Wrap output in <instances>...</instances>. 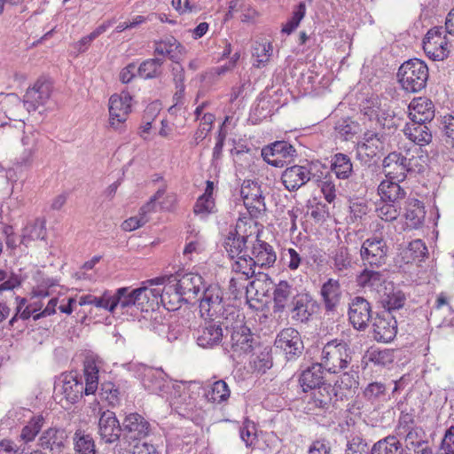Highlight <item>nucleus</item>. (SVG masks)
I'll return each instance as SVG.
<instances>
[{
  "instance_id": "obj_62",
  "label": "nucleus",
  "mask_w": 454,
  "mask_h": 454,
  "mask_svg": "<svg viewBox=\"0 0 454 454\" xmlns=\"http://www.w3.org/2000/svg\"><path fill=\"white\" fill-rule=\"evenodd\" d=\"M331 391H333V389L330 385H324L317 388V390L314 392V399L316 404L320 408L328 407L332 400L330 393Z\"/></svg>"
},
{
  "instance_id": "obj_57",
  "label": "nucleus",
  "mask_w": 454,
  "mask_h": 454,
  "mask_svg": "<svg viewBox=\"0 0 454 454\" xmlns=\"http://www.w3.org/2000/svg\"><path fill=\"white\" fill-rule=\"evenodd\" d=\"M110 25H111V23L107 22V23H104V24L98 26L90 35H88L82 37L81 40H79L74 44V49H76L78 52L85 51L88 49L90 43L94 39H96L98 36H99L101 34H103Z\"/></svg>"
},
{
  "instance_id": "obj_7",
  "label": "nucleus",
  "mask_w": 454,
  "mask_h": 454,
  "mask_svg": "<svg viewBox=\"0 0 454 454\" xmlns=\"http://www.w3.org/2000/svg\"><path fill=\"white\" fill-rule=\"evenodd\" d=\"M442 27H433L423 40V50L428 58L440 61L448 58L452 44L449 42Z\"/></svg>"
},
{
  "instance_id": "obj_55",
  "label": "nucleus",
  "mask_w": 454,
  "mask_h": 454,
  "mask_svg": "<svg viewBox=\"0 0 454 454\" xmlns=\"http://www.w3.org/2000/svg\"><path fill=\"white\" fill-rule=\"evenodd\" d=\"M215 121V115L210 113H206L200 119V126L195 131L193 139L195 145H199L204 140L208 133L211 131L213 123Z\"/></svg>"
},
{
  "instance_id": "obj_36",
  "label": "nucleus",
  "mask_w": 454,
  "mask_h": 454,
  "mask_svg": "<svg viewBox=\"0 0 454 454\" xmlns=\"http://www.w3.org/2000/svg\"><path fill=\"white\" fill-rule=\"evenodd\" d=\"M23 105L17 94H0V110L9 120L21 121L23 116Z\"/></svg>"
},
{
  "instance_id": "obj_23",
  "label": "nucleus",
  "mask_w": 454,
  "mask_h": 454,
  "mask_svg": "<svg viewBox=\"0 0 454 454\" xmlns=\"http://www.w3.org/2000/svg\"><path fill=\"white\" fill-rule=\"evenodd\" d=\"M173 409L182 417L192 418L196 408L195 399L185 387L176 386L170 401Z\"/></svg>"
},
{
  "instance_id": "obj_15",
  "label": "nucleus",
  "mask_w": 454,
  "mask_h": 454,
  "mask_svg": "<svg viewBox=\"0 0 454 454\" xmlns=\"http://www.w3.org/2000/svg\"><path fill=\"white\" fill-rule=\"evenodd\" d=\"M51 94V85L46 81L37 80L35 84L26 91L23 106L27 111H35L40 106H43Z\"/></svg>"
},
{
  "instance_id": "obj_58",
  "label": "nucleus",
  "mask_w": 454,
  "mask_h": 454,
  "mask_svg": "<svg viewBox=\"0 0 454 454\" xmlns=\"http://www.w3.org/2000/svg\"><path fill=\"white\" fill-rule=\"evenodd\" d=\"M109 301L110 293L106 291L100 297H96L93 295L82 296L79 300V305L83 306L87 304H91L96 306L97 308H102L109 311Z\"/></svg>"
},
{
  "instance_id": "obj_35",
  "label": "nucleus",
  "mask_w": 454,
  "mask_h": 454,
  "mask_svg": "<svg viewBox=\"0 0 454 454\" xmlns=\"http://www.w3.org/2000/svg\"><path fill=\"white\" fill-rule=\"evenodd\" d=\"M132 306L137 308V300L134 289L121 287L114 294H110L109 312L114 313L117 308L124 310Z\"/></svg>"
},
{
  "instance_id": "obj_48",
  "label": "nucleus",
  "mask_w": 454,
  "mask_h": 454,
  "mask_svg": "<svg viewBox=\"0 0 454 454\" xmlns=\"http://www.w3.org/2000/svg\"><path fill=\"white\" fill-rule=\"evenodd\" d=\"M46 237L45 221L37 218L28 223L22 232V242L27 244L30 240L44 239Z\"/></svg>"
},
{
  "instance_id": "obj_37",
  "label": "nucleus",
  "mask_w": 454,
  "mask_h": 454,
  "mask_svg": "<svg viewBox=\"0 0 454 454\" xmlns=\"http://www.w3.org/2000/svg\"><path fill=\"white\" fill-rule=\"evenodd\" d=\"M400 182L393 179L383 180L378 186L380 200L401 204L406 196V192L400 186Z\"/></svg>"
},
{
  "instance_id": "obj_25",
  "label": "nucleus",
  "mask_w": 454,
  "mask_h": 454,
  "mask_svg": "<svg viewBox=\"0 0 454 454\" xmlns=\"http://www.w3.org/2000/svg\"><path fill=\"white\" fill-rule=\"evenodd\" d=\"M176 282L179 286V291L184 296V301L190 302L196 299L201 287L203 286V278L197 273L189 272L184 274L181 278L176 277Z\"/></svg>"
},
{
  "instance_id": "obj_3",
  "label": "nucleus",
  "mask_w": 454,
  "mask_h": 454,
  "mask_svg": "<svg viewBox=\"0 0 454 454\" xmlns=\"http://www.w3.org/2000/svg\"><path fill=\"white\" fill-rule=\"evenodd\" d=\"M200 313L205 319L217 320V322L227 321L230 308L223 301V291L218 285H210L203 291L200 301Z\"/></svg>"
},
{
  "instance_id": "obj_54",
  "label": "nucleus",
  "mask_w": 454,
  "mask_h": 454,
  "mask_svg": "<svg viewBox=\"0 0 454 454\" xmlns=\"http://www.w3.org/2000/svg\"><path fill=\"white\" fill-rule=\"evenodd\" d=\"M240 12L241 20L243 22H249L257 16V12L253 9L246 0H232L230 2L229 12Z\"/></svg>"
},
{
  "instance_id": "obj_12",
  "label": "nucleus",
  "mask_w": 454,
  "mask_h": 454,
  "mask_svg": "<svg viewBox=\"0 0 454 454\" xmlns=\"http://www.w3.org/2000/svg\"><path fill=\"white\" fill-rule=\"evenodd\" d=\"M240 192L244 205L252 215L257 216L258 214L266 210L261 186L256 182L244 181Z\"/></svg>"
},
{
  "instance_id": "obj_59",
  "label": "nucleus",
  "mask_w": 454,
  "mask_h": 454,
  "mask_svg": "<svg viewBox=\"0 0 454 454\" xmlns=\"http://www.w3.org/2000/svg\"><path fill=\"white\" fill-rule=\"evenodd\" d=\"M386 386L381 382H372L364 390V397L370 402H375L385 395Z\"/></svg>"
},
{
  "instance_id": "obj_8",
  "label": "nucleus",
  "mask_w": 454,
  "mask_h": 454,
  "mask_svg": "<svg viewBox=\"0 0 454 454\" xmlns=\"http://www.w3.org/2000/svg\"><path fill=\"white\" fill-rule=\"evenodd\" d=\"M388 254V247L384 239L372 237L365 239L360 249V256L365 266L380 268L386 264Z\"/></svg>"
},
{
  "instance_id": "obj_1",
  "label": "nucleus",
  "mask_w": 454,
  "mask_h": 454,
  "mask_svg": "<svg viewBox=\"0 0 454 454\" xmlns=\"http://www.w3.org/2000/svg\"><path fill=\"white\" fill-rule=\"evenodd\" d=\"M228 316L223 325L226 331L231 330L229 352L236 358L251 355L255 342L250 329L243 323L242 315L236 308H230Z\"/></svg>"
},
{
  "instance_id": "obj_43",
  "label": "nucleus",
  "mask_w": 454,
  "mask_h": 454,
  "mask_svg": "<svg viewBox=\"0 0 454 454\" xmlns=\"http://www.w3.org/2000/svg\"><path fill=\"white\" fill-rule=\"evenodd\" d=\"M385 139L384 136L377 133H365L364 142L358 145V151L369 157H374L385 149Z\"/></svg>"
},
{
  "instance_id": "obj_38",
  "label": "nucleus",
  "mask_w": 454,
  "mask_h": 454,
  "mask_svg": "<svg viewBox=\"0 0 454 454\" xmlns=\"http://www.w3.org/2000/svg\"><path fill=\"white\" fill-rule=\"evenodd\" d=\"M323 368L324 366L320 363H316L301 372L299 381L304 392L323 386Z\"/></svg>"
},
{
  "instance_id": "obj_46",
  "label": "nucleus",
  "mask_w": 454,
  "mask_h": 454,
  "mask_svg": "<svg viewBox=\"0 0 454 454\" xmlns=\"http://www.w3.org/2000/svg\"><path fill=\"white\" fill-rule=\"evenodd\" d=\"M331 169L339 179H347L353 171V164L350 158L344 153H336L331 160Z\"/></svg>"
},
{
  "instance_id": "obj_21",
  "label": "nucleus",
  "mask_w": 454,
  "mask_h": 454,
  "mask_svg": "<svg viewBox=\"0 0 454 454\" xmlns=\"http://www.w3.org/2000/svg\"><path fill=\"white\" fill-rule=\"evenodd\" d=\"M121 430L114 412L106 411L101 413L98 420V434L103 441L106 443H113L118 441Z\"/></svg>"
},
{
  "instance_id": "obj_64",
  "label": "nucleus",
  "mask_w": 454,
  "mask_h": 454,
  "mask_svg": "<svg viewBox=\"0 0 454 454\" xmlns=\"http://www.w3.org/2000/svg\"><path fill=\"white\" fill-rule=\"evenodd\" d=\"M346 454H369V448L366 442L356 437L348 442Z\"/></svg>"
},
{
  "instance_id": "obj_44",
  "label": "nucleus",
  "mask_w": 454,
  "mask_h": 454,
  "mask_svg": "<svg viewBox=\"0 0 454 454\" xmlns=\"http://www.w3.org/2000/svg\"><path fill=\"white\" fill-rule=\"evenodd\" d=\"M231 263V270L242 279H249L255 274V264L248 254L236 255Z\"/></svg>"
},
{
  "instance_id": "obj_63",
  "label": "nucleus",
  "mask_w": 454,
  "mask_h": 454,
  "mask_svg": "<svg viewBox=\"0 0 454 454\" xmlns=\"http://www.w3.org/2000/svg\"><path fill=\"white\" fill-rule=\"evenodd\" d=\"M100 395L111 405H115L119 402V390L112 382H106L101 385Z\"/></svg>"
},
{
  "instance_id": "obj_53",
  "label": "nucleus",
  "mask_w": 454,
  "mask_h": 454,
  "mask_svg": "<svg viewBox=\"0 0 454 454\" xmlns=\"http://www.w3.org/2000/svg\"><path fill=\"white\" fill-rule=\"evenodd\" d=\"M25 301L26 300L25 299H21L20 300V304L18 305L17 307V312L16 314L14 315V317H12V318L9 321V325L11 326H13L14 325V322L17 320L18 318V316L23 319V320H27L31 316H35V314H38L37 311H39L43 306L42 302L40 301H32L30 302L28 305H27L25 307V309H22V306L25 304Z\"/></svg>"
},
{
  "instance_id": "obj_47",
  "label": "nucleus",
  "mask_w": 454,
  "mask_h": 454,
  "mask_svg": "<svg viewBox=\"0 0 454 454\" xmlns=\"http://www.w3.org/2000/svg\"><path fill=\"white\" fill-rule=\"evenodd\" d=\"M371 454H403L401 442L395 436H387L373 444Z\"/></svg>"
},
{
  "instance_id": "obj_52",
  "label": "nucleus",
  "mask_w": 454,
  "mask_h": 454,
  "mask_svg": "<svg viewBox=\"0 0 454 454\" xmlns=\"http://www.w3.org/2000/svg\"><path fill=\"white\" fill-rule=\"evenodd\" d=\"M76 454H96L95 442L90 434L77 431L74 436Z\"/></svg>"
},
{
  "instance_id": "obj_4",
  "label": "nucleus",
  "mask_w": 454,
  "mask_h": 454,
  "mask_svg": "<svg viewBox=\"0 0 454 454\" xmlns=\"http://www.w3.org/2000/svg\"><path fill=\"white\" fill-rule=\"evenodd\" d=\"M398 82L407 92H419L426 87L428 79L427 66L419 59L405 61L398 69Z\"/></svg>"
},
{
  "instance_id": "obj_9",
  "label": "nucleus",
  "mask_w": 454,
  "mask_h": 454,
  "mask_svg": "<svg viewBox=\"0 0 454 454\" xmlns=\"http://www.w3.org/2000/svg\"><path fill=\"white\" fill-rule=\"evenodd\" d=\"M295 148L286 141H276L262 150L263 160L276 168H283L296 157Z\"/></svg>"
},
{
  "instance_id": "obj_60",
  "label": "nucleus",
  "mask_w": 454,
  "mask_h": 454,
  "mask_svg": "<svg viewBox=\"0 0 454 454\" xmlns=\"http://www.w3.org/2000/svg\"><path fill=\"white\" fill-rule=\"evenodd\" d=\"M284 264L290 270H296L302 262V257L294 248H287L282 254Z\"/></svg>"
},
{
  "instance_id": "obj_19",
  "label": "nucleus",
  "mask_w": 454,
  "mask_h": 454,
  "mask_svg": "<svg viewBox=\"0 0 454 454\" xmlns=\"http://www.w3.org/2000/svg\"><path fill=\"white\" fill-rule=\"evenodd\" d=\"M123 432L128 441H140L149 434V422L138 413L126 416L122 423Z\"/></svg>"
},
{
  "instance_id": "obj_16",
  "label": "nucleus",
  "mask_w": 454,
  "mask_h": 454,
  "mask_svg": "<svg viewBox=\"0 0 454 454\" xmlns=\"http://www.w3.org/2000/svg\"><path fill=\"white\" fill-rule=\"evenodd\" d=\"M57 392L63 395V399L69 404L77 403L84 394V386L75 374H63L61 383L56 387Z\"/></svg>"
},
{
  "instance_id": "obj_13",
  "label": "nucleus",
  "mask_w": 454,
  "mask_h": 454,
  "mask_svg": "<svg viewBox=\"0 0 454 454\" xmlns=\"http://www.w3.org/2000/svg\"><path fill=\"white\" fill-rule=\"evenodd\" d=\"M397 321L389 312H381L378 315L372 324L373 338L377 341L389 342L396 335Z\"/></svg>"
},
{
  "instance_id": "obj_20",
  "label": "nucleus",
  "mask_w": 454,
  "mask_h": 454,
  "mask_svg": "<svg viewBox=\"0 0 454 454\" xmlns=\"http://www.w3.org/2000/svg\"><path fill=\"white\" fill-rule=\"evenodd\" d=\"M164 278V286L160 288V304L168 310H176L180 308L181 302L184 301V296L179 291V286L176 282L175 276L162 277Z\"/></svg>"
},
{
  "instance_id": "obj_18",
  "label": "nucleus",
  "mask_w": 454,
  "mask_h": 454,
  "mask_svg": "<svg viewBox=\"0 0 454 454\" xmlns=\"http://www.w3.org/2000/svg\"><path fill=\"white\" fill-rule=\"evenodd\" d=\"M223 323L217 320L206 321L198 330L197 343L202 348L218 345L223 337Z\"/></svg>"
},
{
  "instance_id": "obj_26",
  "label": "nucleus",
  "mask_w": 454,
  "mask_h": 454,
  "mask_svg": "<svg viewBox=\"0 0 454 454\" xmlns=\"http://www.w3.org/2000/svg\"><path fill=\"white\" fill-rule=\"evenodd\" d=\"M252 260L255 266L270 267L276 262L277 255L273 247L268 243L254 238L252 243Z\"/></svg>"
},
{
  "instance_id": "obj_24",
  "label": "nucleus",
  "mask_w": 454,
  "mask_h": 454,
  "mask_svg": "<svg viewBox=\"0 0 454 454\" xmlns=\"http://www.w3.org/2000/svg\"><path fill=\"white\" fill-rule=\"evenodd\" d=\"M408 108L410 121L430 123L434 117L433 103L426 98L413 99Z\"/></svg>"
},
{
  "instance_id": "obj_28",
  "label": "nucleus",
  "mask_w": 454,
  "mask_h": 454,
  "mask_svg": "<svg viewBox=\"0 0 454 454\" xmlns=\"http://www.w3.org/2000/svg\"><path fill=\"white\" fill-rule=\"evenodd\" d=\"M65 433L57 428H48L40 436L38 445L43 450H48L50 454H59L64 446Z\"/></svg>"
},
{
  "instance_id": "obj_56",
  "label": "nucleus",
  "mask_w": 454,
  "mask_h": 454,
  "mask_svg": "<svg viewBox=\"0 0 454 454\" xmlns=\"http://www.w3.org/2000/svg\"><path fill=\"white\" fill-rule=\"evenodd\" d=\"M369 361L377 365L386 366L394 362V354L389 349H371L367 353Z\"/></svg>"
},
{
  "instance_id": "obj_50",
  "label": "nucleus",
  "mask_w": 454,
  "mask_h": 454,
  "mask_svg": "<svg viewBox=\"0 0 454 454\" xmlns=\"http://www.w3.org/2000/svg\"><path fill=\"white\" fill-rule=\"evenodd\" d=\"M163 59L160 58L149 59L142 62L137 68L138 74L144 79H153L160 76Z\"/></svg>"
},
{
  "instance_id": "obj_22",
  "label": "nucleus",
  "mask_w": 454,
  "mask_h": 454,
  "mask_svg": "<svg viewBox=\"0 0 454 454\" xmlns=\"http://www.w3.org/2000/svg\"><path fill=\"white\" fill-rule=\"evenodd\" d=\"M371 312L370 303L363 297H356L349 304V321L356 329H364L372 317Z\"/></svg>"
},
{
  "instance_id": "obj_17",
  "label": "nucleus",
  "mask_w": 454,
  "mask_h": 454,
  "mask_svg": "<svg viewBox=\"0 0 454 454\" xmlns=\"http://www.w3.org/2000/svg\"><path fill=\"white\" fill-rule=\"evenodd\" d=\"M312 177L309 166L294 165L286 168L281 180L285 188L289 192H294L305 185Z\"/></svg>"
},
{
  "instance_id": "obj_40",
  "label": "nucleus",
  "mask_w": 454,
  "mask_h": 454,
  "mask_svg": "<svg viewBox=\"0 0 454 454\" xmlns=\"http://www.w3.org/2000/svg\"><path fill=\"white\" fill-rule=\"evenodd\" d=\"M321 295L326 310H334L339 305L341 297L339 281L333 278H329L321 287Z\"/></svg>"
},
{
  "instance_id": "obj_31",
  "label": "nucleus",
  "mask_w": 454,
  "mask_h": 454,
  "mask_svg": "<svg viewBox=\"0 0 454 454\" xmlns=\"http://www.w3.org/2000/svg\"><path fill=\"white\" fill-rule=\"evenodd\" d=\"M404 435L405 448L413 454H432L425 432L420 427L409 430Z\"/></svg>"
},
{
  "instance_id": "obj_61",
  "label": "nucleus",
  "mask_w": 454,
  "mask_h": 454,
  "mask_svg": "<svg viewBox=\"0 0 454 454\" xmlns=\"http://www.w3.org/2000/svg\"><path fill=\"white\" fill-rule=\"evenodd\" d=\"M215 207L214 199H209L206 197H199L197 200L193 211L195 215H200L201 217H205L207 215L214 212Z\"/></svg>"
},
{
  "instance_id": "obj_41",
  "label": "nucleus",
  "mask_w": 454,
  "mask_h": 454,
  "mask_svg": "<svg viewBox=\"0 0 454 454\" xmlns=\"http://www.w3.org/2000/svg\"><path fill=\"white\" fill-rule=\"evenodd\" d=\"M357 283L360 286L369 287L376 290L379 294L384 290L386 281L384 274L380 270L364 269L357 277Z\"/></svg>"
},
{
  "instance_id": "obj_10",
  "label": "nucleus",
  "mask_w": 454,
  "mask_h": 454,
  "mask_svg": "<svg viewBox=\"0 0 454 454\" xmlns=\"http://www.w3.org/2000/svg\"><path fill=\"white\" fill-rule=\"evenodd\" d=\"M275 347L285 353L287 360L299 357L304 348L301 335L294 328L283 329L276 338Z\"/></svg>"
},
{
  "instance_id": "obj_34",
  "label": "nucleus",
  "mask_w": 454,
  "mask_h": 454,
  "mask_svg": "<svg viewBox=\"0 0 454 454\" xmlns=\"http://www.w3.org/2000/svg\"><path fill=\"white\" fill-rule=\"evenodd\" d=\"M311 302L312 299L309 294H296L287 309L292 314V318L301 323L308 321L311 315L309 308L312 306Z\"/></svg>"
},
{
  "instance_id": "obj_49",
  "label": "nucleus",
  "mask_w": 454,
  "mask_h": 454,
  "mask_svg": "<svg viewBox=\"0 0 454 454\" xmlns=\"http://www.w3.org/2000/svg\"><path fill=\"white\" fill-rule=\"evenodd\" d=\"M45 423V419L42 414L33 416L28 423L22 428L20 439L25 442H29L35 440L38 433Z\"/></svg>"
},
{
  "instance_id": "obj_30",
  "label": "nucleus",
  "mask_w": 454,
  "mask_h": 454,
  "mask_svg": "<svg viewBox=\"0 0 454 454\" xmlns=\"http://www.w3.org/2000/svg\"><path fill=\"white\" fill-rule=\"evenodd\" d=\"M101 361L98 357L89 356L84 361V377L85 387L84 394L86 395H93L98 387V372Z\"/></svg>"
},
{
  "instance_id": "obj_33",
  "label": "nucleus",
  "mask_w": 454,
  "mask_h": 454,
  "mask_svg": "<svg viewBox=\"0 0 454 454\" xmlns=\"http://www.w3.org/2000/svg\"><path fill=\"white\" fill-rule=\"evenodd\" d=\"M294 289L287 281H280L273 292L274 311L282 312L287 309L295 297Z\"/></svg>"
},
{
  "instance_id": "obj_45",
  "label": "nucleus",
  "mask_w": 454,
  "mask_h": 454,
  "mask_svg": "<svg viewBox=\"0 0 454 454\" xmlns=\"http://www.w3.org/2000/svg\"><path fill=\"white\" fill-rule=\"evenodd\" d=\"M331 268L339 274H346L351 268V256L348 247H340L332 253L330 256Z\"/></svg>"
},
{
  "instance_id": "obj_29",
  "label": "nucleus",
  "mask_w": 454,
  "mask_h": 454,
  "mask_svg": "<svg viewBox=\"0 0 454 454\" xmlns=\"http://www.w3.org/2000/svg\"><path fill=\"white\" fill-rule=\"evenodd\" d=\"M404 136L414 144L424 146L432 141V132L428 123L409 121L403 129Z\"/></svg>"
},
{
  "instance_id": "obj_5",
  "label": "nucleus",
  "mask_w": 454,
  "mask_h": 454,
  "mask_svg": "<svg viewBox=\"0 0 454 454\" xmlns=\"http://www.w3.org/2000/svg\"><path fill=\"white\" fill-rule=\"evenodd\" d=\"M320 359L324 369L331 373H338L350 364L351 350L346 341L335 339L323 347Z\"/></svg>"
},
{
  "instance_id": "obj_2",
  "label": "nucleus",
  "mask_w": 454,
  "mask_h": 454,
  "mask_svg": "<svg viewBox=\"0 0 454 454\" xmlns=\"http://www.w3.org/2000/svg\"><path fill=\"white\" fill-rule=\"evenodd\" d=\"M421 158L411 154L407 151L405 155L402 153L392 152L383 160V170L389 179L402 182L410 172H420L423 169Z\"/></svg>"
},
{
  "instance_id": "obj_27",
  "label": "nucleus",
  "mask_w": 454,
  "mask_h": 454,
  "mask_svg": "<svg viewBox=\"0 0 454 454\" xmlns=\"http://www.w3.org/2000/svg\"><path fill=\"white\" fill-rule=\"evenodd\" d=\"M380 294V302L385 309L384 312L392 314L393 311L403 308L405 303L406 298L404 294L401 290L395 288L391 282L384 286V290Z\"/></svg>"
},
{
  "instance_id": "obj_42",
  "label": "nucleus",
  "mask_w": 454,
  "mask_h": 454,
  "mask_svg": "<svg viewBox=\"0 0 454 454\" xmlns=\"http://www.w3.org/2000/svg\"><path fill=\"white\" fill-rule=\"evenodd\" d=\"M204 396L211 403L223 404L229 400L231 390L224 380H219L207 387Z\"/></svg>"
},
{
  "instance_id": "obj_14",
  "label": "nucleus",
  "mask_w": 454,
  "mask_h": 454,
  "mask_svg": "<svg viewBox=\"0 0 454 454\" xmlns=\"http://www.w3.org/2000/svg\"><path fill=\"white\" fill-rule=\"evenodd\" d=\"M245 224L238 223L236 228L230 231L225 241L224 247L229 256L234 259L236 255L247 254V244H252L254 237L248 234L242 233V229Z\"/></svg>"
},
{
  "instance_id": "obj_39",
  "label": "nucleus",
  "mask_w": 454,
  "mask_h": 454,
  "mask_svg": "<svg viewBox=\"0 0 454 454\" xmlns=\"http://www.w3.org/2000/svg\"><path fill=\"white\" fill-rule=\"evenodd\" d=\"M154 52L176 63L184 57V48L176 39L171 37L156 43Z\"/></svg>"
},
{
  "instance_id": "obj_32",
  "label": "nucleus",
  "mask_w": 454,
  "mask_h": 454,
  "mask_svg": "<svg viewBox=\"0 0 454 454\" xmlns=\"http://www.w3.org/2000/svg\"><path fill=\"white\" fill-rule=\"evenodd\" d=\"M426 216L424 205L417 199H408L405 206V223L410 229H419L422 226Z\"/></svg>"
},
{
  "instance_id": "obj_6",
  "label": "nucleus",
  "mask_w": 454,
  "mask_h": 454,
  "mask_svg": "<svg viewBox=\"0 0 454 454\" xmlns=\"http://www.w3.org/2000/svg\"><path fill=\"white\" fill-rule=\"evenodd\" d=\"M131 100L130 94L126 90L110 97L108 102L109 125L115 131L122 132L124 130L125 122L131 112Z\"/></svg>"
},
{
  "instance_id": "obj_51",
  "label": "nucleus",
  "mask_w": 454,
  "mask_h": 454,
  "mask_svg": "<svg viewBox=\"0 0 454 454\" xmlns=\"http://www.w3.org/2000/svg\"><path fill=\"white\" fill-rule=\"evenodd\" d=\"M401 212V204L380 200L376 206L378 217L386 222L396 220Z\"/></svg>"
},
{
  "instance_id": "obj_11",
  "label": "nucleus",
  "mask_w": 454,
  "mask_h": 454,
  "mask_svg": "<svg viewBox=\"0 0 454 454\" xmlns=\"http://www.w3.org/2000/svg\"><path fill=\"white\" fill-rule=\"evenodd\" d=\"M164 284V278H153L142 283V286L134 289V294L137 295V309L141 310H148L149 308L153 309L154 305L160 303V288L153 287Z\"/></svg>"
}]
</instances>
